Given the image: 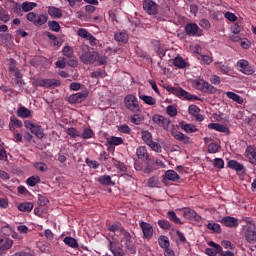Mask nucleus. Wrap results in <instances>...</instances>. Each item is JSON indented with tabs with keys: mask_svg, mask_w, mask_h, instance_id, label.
<instances>
[{
	"mask_svg": "<svg viewBox=\"0 0 256 256\" xmlns=\"http://www.w3.org/2000/svg\"><path fill=\"white\" fill-rule=\"evenodd\" d=\"M82 54L80 55V61L84 64H93L98 62L99 65H105L108 58L103 55H99L97 52H89L88 46H83Z\"/></svg>",
	"mask_w": 256,
	"mask_h": 256,
	"instance_id": "1",
	"label": "nucleus"
},
{
	"mask_svg": "<svg viewBox=\"0 0 256 256\" xmlns=\"http://www.w3.org/2000/svg\"><path fill=\"white\" fill-rule=\"evenodd\" d=\"M193 87H195V89L201 93H218V88H215L212 84L204 79L193 80Z\"/></svg>",
	"mask_w": 256,
	"mask_h": 256,
	"instance_id": "2",
	"label": "nucleus"
},
{
	"mask_svg": "<svg viewBox=\"0 0 256 256\" xmlns=\"http://www.w3.org/2000/svg\"><path fill=\"white\" fill-rule=\"evenodd\" d=\"M124 105L131 113L137 114L142 112L138 98L135 95H127L124 98Z\"/></svg>",
	"mask_w": 256,
	"mask_h": 256,
	"instance_id": "3",
	"label": "nucleus"
},
{
	"mask_svg": "<svg viewBox=\"0 0 256 256\" xmlns=\"http://www.w3.org/2000/svg\"><path fill=\"white\" fill-rule=\"evenodd\" d=\"M26 19L30 23H33L35 27H41V25H45V23H47V21L49 20V16L45 13L37 14L35 12H29L26 15Z\"/></svg>",
	"mask_w": 256,
	"mask_h": 256,
	"instance_id": "4",
	"label": "nucleus"
},
{
	"mask_svg": "<svg viewBox=\"0 0 256 256\" xmlns=\"http://www.w3.org/2000/svg\"><path fill=\"white\" fill-rule=\"evenodd\" d=\"M24 127L29 129L31 133L37 137L38 139L44 138V129L41 125L36 124L33 122V120H25L24 121Z\"/></svg>",
	"mask_w": 256,
	"mask_h": 256,
	"instance_id": "5",
	"label": "nucleus"
},
{
	"mask_svg": "<svg viewBox=\"0 0 256 256\" xmlns=\"http://www.w3.org/2000/svg\"><path fill=\"white\" fill-rule=\"evenodd\" d=\"M237 68L239 72L246 76H252L255 73V68L246 59L238 60Z\"/></svg>",
	"mask_w": 256,
	"mask_h": 256,
	"instance_id": "6",
	"label": "nucleus"
},
{
	"mask_svg": "<svg viewBox=\"0 0 256 256\" xmlns=\"http://www.w3.org/2000/svg\"><path fill=\"white\" fill-rule=\"evenodd\" d=\"M34 84L37 87L52 88L60 86L61 82L56 79H37L34 81Z\"/></svg>",
	"mask_w": 256,
	"mask_h": 256,
	"instance_id": "7",
	"label": "nucleus"
},
{
	"mask_svg": "<svg viewBox=\"0 0 256 256\" xmlns=\"http://www.w3.org/2000/svg\"><path fill=\"white\" fill-rule=\"evenodd\" d=\"M9 72L10 74L14 75L16 85L22 86V74L20 73L18 67L15 65L14 59H10Z\"/></svg>",
	"mask_w": 256,
	"mask_h": 256,
	"instance_id": "8",
	"label": "nucleus"
},
{
	"mask_svg": "<svg viewBox=\"0 0 256 256\" xmlns=\"http://www.w3.org/2000/svg\"><path fill=\"white\" fill-rule=\"evenodd\" d=\"M245 239L249 244L256 243V225L250 224L245 230Z\"/></svg>",
	"mask_w": 256,
	"mask_h": 256,
	"instance_id": "9",
	"label": "nucleus"
},
{
	"mask_svg": "<svg viewBox=\"0 0 256 256\" xmlns=\"http://www.w3.org/2000/svg\"><path fill=\"white\" fill-rule=\"evenodd\" d=\"M139 225L143 233V238L147 240L152 239L154 233L153 226L145 221H141Z\"/></svg>",
	"mask_w": 256,
	"mask_h": 256,
	"instance_id": "10",
	"label": "nucleus"
},
{
	"mask_svg": "<svg viewBox=\"0 0 256 256\" xmlns=\"http://www.w3.org/2000/svg\"><path fill=\"white\" fill-rule=\"evenodd\" d=\"M208 246L210 248H206V250H205V253L208 256H217L218 254L221 255L223 248L221 247L220 244H217V243H215L213 241H210V242H208Z\"/></svg>",
	"mask_w": 256,
	"mask_h": 256,
	"instance_id": "11",
	"label": "nucleus"
},
{
	"mask_svg": "<svg viewBox=\"0 0 256 256\" xmlns=\"http://www.w3.org/2000/svg\"><path fill=\"white\" fill-rule=\"evenodd\" d=\"M172 137L178 142L183 143L184 145L190 144L191 143V138L185 135L183 132H179L176 129H173L172 132Z\"/></svg>",
	"mask_w": 256,
	"mask_h": 256,
	"instance_id": "12",
	"label": "nucleus"
},
{
	"mask_svg": "<svg viewBox=\"0 0 256 256\" xmlns=\"http://www.w3.org/2000/svg\"><path fill=\"white\" fill-rule=\"evenodd\" d=\"M152 121L165 130L169 129L170 120L168 118H164L162 115L156 114L152 116Z\"/></svg>",
	"mask_w": 256,
	"mask_h": 256,
	"instance_id": "13",
	"label": "nucleus"
},
{
	"mask_svg": "<svg viewBox=\"0 0 256 256\" xmlns=\"http://www.w3.org/2000/svg\"><path fill=\"white\" fill-rule=\"evenodd\" d=\"M88 97V93L87 92H79V93H75L74 95H71L70 97H68V102H70L71 104H78L81 102H84Z\"/></svg>",
	"mask_w": 256,
	"mask_h": 256,
	"instance_id": "14",
	"label": "nucleus"
},
{
	"mask_svg": "<svg viewBox=\"0 0 256 256\" xmlns=\"http://www.w3.org/2000/svg\"><path fill=\"white\" fill-rule=\"evenodd\" d=\"M143 7L149 15H157V7H159V5H157L155 1L146 0L143 3Z\"/></svg>",
	"mask_w": 256,
	"mask_h": 256,
	"instance_id": "15",
	"label": "nucleus"
},
{
	"mask_svg": "<svg viewBox=\"0 0 256 256\" xmlns=\"http://www.w3.org/2000/svg\"><path fill=\"white\" fill-rule=\"evenodd\" d=\"M221 224L228 228H237L239 225L238 219L231 216L223 217L221 220Z\"/></svg>",
	"mask_w": 256,
	"mask_h": 256,
	"instance_id": "16",
	"label": "nucleus"
},
{
	"mask_svg": "<svg viewBox=\"0 0 256 256\" xmlns=\"http://www.w3.org/2000/svg\"><path fill=\"white\" fill-rule=\"evenodd\" d=\"M23 127V123L22 121L15 117L14 115L13 116H10V120H9V130L11 132H15V129H21Z\"/></svg>",
	"mask_w": 256,
	"mask_h": 256,
	"instance_id": "17",
	"label": "nucleus"
},
{
	"mask_svg": "<svg viewBox=\"0 0 256 256\" xmlns=\"http://www.w3.org/2000/svg\"><path fill=\"white\" fill-rule=\"evenodd\" d=\"M228 168L236 171L237 173H245V167L242 163H239L236 160H230L227 164Z\"/></svg>",
	"mask_w": 256,
	"mask_h": 256,
	"instance_id": "18",
	"label": "nucleus"
},
{
	"mask_svg": "<svg viewBox=\"0 0 256 256\" xmlns=\"http://www.w3.org/2000/svg\"><path fill=\"white\" fill-rule=\"evenodd\" d=\"M13 240L10 238H0V252L8 251L13 247Z\"/></svg>",
	"mask_w": 256,
	"mask_h": 256,
	"instance_id": "19",
	"label": "nucleus"
},
{
	"mask_svg": "<svg viewBox=\"0 0 256 256\" xmlns=\"http://www.w3.org/2000/svg\"><path fill=\"white\" fill-rule=\"evenodd\" d=\"M108 249L110 252H112L113 256H125L123 248L115 246L114 242L112 241H109Z\"/></svg>",
	"mask_w": 256,
	"mask_h": 256,
	"instance_id": "20",
	"label": "nucleus"
},
{
	"mask_svg": "<svg viewBox=\"0 0 256 256\" xmlns=\"http://www.w3.org/2000/svg\"><path fill=\"white\" fill-rule=\"evenodd\" d=\"M208 129L216 130L220 133H228L229 132V128L225 124L210 123V124H208Z\"/></svg>",
	"mask_w": 256,
	"mask_h": 256,
	"instance_id": "21",
	"label": "nucleus"
},
{
	"mask_svg": "<svg viewBox=\"0 0 256 256\" xmlns=\"http://www.w3.org/2000/svg\"><path fill=\"white\" fill-rule=\"evenodd\" d=\"M246 153H247L246 158L249 159V162L252 165H256V148L247 147Z\"/></svg>",
	"mask_w": 256,
	"mask_h": 256,
	"instance_id": "22",
	"label": "nucleus"
},
{
	"mask_svg": "<svg viewBox=\"0 0 256 256\" xmlns=\"http://www.w3.org/2000/svg\"><path fill=\"white\" fill-rule=\"evenodd\" d=\"M98 182L100 185L105 186V187L115 185V183L112 181L111 176H109V175L99 176Z\"/></svg>",
	"mask_w": 256,
	"mask_h": 256,
	"instance_id": "23",
	"label": "nucleus"
},
{
	"mask_svg": "<svg viewBox=\"0 0 256 256\" xmlns=\"http://www.w3.org/2000/svg\"><path fill=\"white\" fill-rule=\"evenodd\" d=\"M16 114L18 117L22 119H28L31 117V110H29L25 106H21L20 108L17 109Z\"/></svg>",
	"mask_w": 256,
	"mask_h": 256,
	"instance_id": "24",
	"label": "nucleus"
},
{
	"mask_svg": "<svg viewBox=\"0 0 256 256\" xmlns=\"http://www.w3.org/2000/svg\"><path fill=\"white\" fill-rule=\"evenodd\" d=\"M179 98L181 99H186L188 101H193V100H197V101H201L202 99L196 95H192L191 93L187 92L185 89L181 90Z\"/></svg>",
	"mask_w": 256,
	"mask_h": 256,
	"instance_id": "25",
	"label": "nucleus"
},
{
	"mask_svg": "<svg viewBox=\"0 0 256 256\" xmlns=\"http://www.w3.org/2000/svg\"><path fill=\"white\" fill-rule=\"evenodd\" d=\"M215 67L218 71H220L223 75L230 76L231 68L230 66L223 65L222 62H216Z\"/></svg>",
	"mask_w": 256,
	"mask_h": 256,
	"instance_id": "26",
	"label": "nucleus"
},
{
	"mask_svg": "<svg viewBox=\"0 0 256 256\" xmlns=\"http://www.w3.org/2000/svg\"><path fill=\"white\" fill-rule=\"evenodd\" d=\"M136 155H137L138 159L149 160L151 158V156L147 153V149L145 146H139L137 148Z\"/></svg>",
	"mask_w": 256,
	"mask_h": 256,
	"instance_id": "27",
	"label": "nucleus"
},
{
	"mask_svg": "<svg viewBox=\"0 0 256 256\" xmlns=\"http://www.w3.org/2000/svg\"><path fill=\"white\" fill-rule=\"evenodd\" d=\"M78 35L89 41L92 47H95L97 44H99V41L94 36H92L91 33H79Z\"/></svg>",
	"mask_w": 256,
	"mask_h": 256,
	"instance_id": "28",
	"label": "nucleus"
},
{
	"mask_svg": "<svg viewBox=\"0 0 256 256\" xmlns=\"http://www.w3.org/2000/svg\"><path fill=\"white\" fill-rule=\"evenodd\" d=\"M144 121H145L144 115L138 114V112L134 113V115L130 117V122L137 126L142 125Z\"/></svg>",
	"mask_w": 256,
	"mask_h": 256,
	"instance_id": "29",
	"label": "nucleus"
},
{
	"mask_svg": "<svg viewBox=\"0 0 256 256\" xmlns=\"http://www.w3.org/2000/svg\"><path fill=\"white\" fill-rule=\"evenodd\" d=\"M180 127L182 130L186 131V133L191 134L197 132L196 125L194 124H187L186 122H180Z\"/></svg>",
	"mask_w": 256,
	"mask_h": 256,
	"instance_id": "30",
	"label": "nucleus"
},
{
	"mask_svg": "<svg viewBox=\"0 0 256 256\" xmlns=\"http://www.w3.org/2000/svg\"><path fill=\"white\" fill-rule=\"evenodd\" d=\"M165 178L168 181L178 182L180 180V176L175 170H167L165 173Z\"/></svg>",
	"mask_w": 256,
	"mask_h": 256,
	"instance_id": "31",
	"label": "nucleus"
},
{
	"mask_svg": "<svg viewBox=\"0 0 256 256\" xmlns=\"http://www.w3.org/2000/svg\"><path fill=\"white\" fill-rule=\"evenodd\" d=\"M146 168L143 170L144 173L150 174L153 173L157 168L155 165V161L152 160V158H149V160H146Z\"/></svg>",
	"mask_w": 256,
	"mask_h": 256,
	"instance_id": "32",
	"label": "nucleus"
},
{
	"mask_svg": "<svg viewBox=\"0 0 256 256\" xmlns=\"http://www.w3.org/2000/svg\"><path fill=\"white\" fill-rule=\"evenodd\" d=\"M147 185L150 188H160L161 182L159 176H151L147 181Z\"/></svg>",
	"mask_w": 256,
	"mask_h": 256,
	"instance_id": "33",
	"label": "nucleus"
},
{
	"mask_svg": "<svg viewBox=\"0 0 256 256\" xmlns=\"http://www.w3.org/2000/svg\"><path fill=\"white\" fill-rule=\"evenodd\" d=\"M225 95L227 98L232 99L234 102L238 103L239 105H242L244 103L243 97L237 95L234 92H226Z\"/></svg>",
	"mask_w": 256,
	"mask_h": 256,
	"instance_id": "34",
	"label": "nucleus"
},
{
	"mask_svg": "<svg viewBox=\"0 0 256 256\" xmlns=\"http://www.w3.org/2000/svg\"><path fill=\"white\" fill-rule=\"evenodd\" d=\"M164 89L167 91V93H171L175 95L176 97H180L181 91L184 90V88L181 87H172L171 85L164 86Z\"/></svg>",
	"mask_w": 256,
	"mask_h": 256,
	"instance_id": "35",
	"label": "nucleus"
},
{
	"mask_svg": "<svg viewBox=\"0 0 256 256\" xmlns=\"http://www.w3.org/2000/svg\"><path fill=\"white\" fill-rule=\"evenodd\" d=\"M167 217L173 222L175 225H183V222L179 219L175 211L167 212Z\"/></svg>",
	"mask_w": 256,
	"mask_h": 256,
	"instance_id": "36",
	"label": "nucleus"
},
{
	"mask_svg": "<svg viewBox=\"0 0 256 256\" xmlns=\"http://www.w3.org/2000/svg\"><path fill=\"white\" fill-rule=\"evenodd\" d=\"M65 245L69 246L73 249H78L79 248V243L75 238H72L70 236L65 237Z\"/></svg>",
	"mask_w": 256,
	"mask_h": 256,
	"instance_id": "37",
	"label": "nucleus"
},
{
	"mask_svg": "<svg viewBox=\"0 0 256 256\" xmlns=\"http://www.w3.org/2000/svg\"><path fill=\"white\" fill-rule=\"evenodd\" d=\"M35 7H37V3L35 2H23L21 5V9L22 11H24V13H29V11H33Z\"/></svg>",
	"mask_w": 256,
	"mask_h": 256,
	"instance_id": "38",
	"label": "nucleus"
},
{
	"mask_svg": "<svg viewBox=\"0 0 256 256\" xmlns=\"http://www.w3.org/2000/svg\"><path fill=\"white\" fill-rule=\"evenodd\" d=\"M48 15H50V17H61L63 15V13L61 12V9L55 7V6H50L48 7Z\"/></svg>",
	"mask_w": 256,
	"mask_h": 256,
	"instance_id": "39",
	"label": "nucleus"
},
{
	"mask_svg": "<svg viewBox=\"0 0 256 256\" xmlns=\"http://www.w3.org/2000/svg\"><path fill=\"white\" fill-rule=\"evenodd\" d=\"M158 245L160 248L168 249L170 247L169 238L167 236H160L158 239Z\"/></svg>",
	"mask_w": 256,
	"mask_h": 256,
	"instance_id": "40",
	"label": "nucleus"
},
{
	"mask_svg": "<svg viewBox=\"0 0 256 256\" xmlns=\"http://www.w3.org/2000/svg\"><path fill=\"white\" fill-rule=\"evenodd\" d=\"M34 209V205L33 203L30 202H24L20 205H18V210H20L21 212H31Z\"/></svg>",
	"mask_w": 256,
	"mask_h": 256,
	"instance_id": "41",
	"label": "nucleus"
},
{
	"mask_svg": "<svg viewBox=\"0 0 256 256\" xmlns=\"http://www.w3.org/2000/svg\"><path fill=\"white\" fill-rule=\"evenodd\" d=\"M173 65L179 69H185L187 67V63L184 58L176 57L173 59Z\"/></svg>",
	"mask_w": 256,
	"mask_h": 256,
	"instance_id": "42",
	"label": "nucleus"
},
{
	"mask_svg": "<svg viewBox=\"0 0 256 256\" xmlns=\"http://www.w3.org/2000/svg\"><path fill=\"white\" fill-rule=\"evenodd\" d=\"M114 39L117 42H121V43L126 44L129 40V36H128L127 33H115L114 34Z\"/></svg>",
	"mask_w": 256,
	"mask_h": 256,
	"instance_id": "43",
	"label": "nucleus"
},
{
	"mask_svg": "<svg viewBox=\"0 0 256 256\" xmlns=\"http://www.w3.org/2000/svg\"><path fill=\"white\" fill-rule=\"evenodd\" d=\"M94 136H95V133L93 132V130L86 127V128H84L82 134H80L79 137H81L84 140H88V139L93 138Z\"/></svg>",
	"mask_w": 256,
	"mask_h": 256,
	"instance_id": "44",
	"label": "nucleus"
},
{
	"mask_svg": "<svg viewBox=\"0 0 256 256\" xmlns=\"http://www.w3.org/2000/svg\"><path fill=\"white\" fill-rule=\"evenodd\" d=\"M206 227L209 231H212L213 233L220 234L222 232L220 224L217 223H208Z\"/></svg>",
	"mask_w": 256,
	"mask_h": 256,
	"instance_id": "45",
	"label": "nucleus"
},
{
	"mask_svg": "<svg viewBox=\"0 0 256 256\" xmlns=\"http://www.w3.org/2000/svg\"><path fill=\"white\" fill-rule=\"evenodd\" d=\"M113 165L116 167L117 170H119L121 173L127 172V166L125 163L121 161H117L113 158Z\"/></svg>",
	"mask_w": 256,
	"mask_h": 256,
	"instance_id": "46",
	"label": "nucleus"
},
{
	"mask_svg": "<svg viewBox=\"0 0 256 256\" xmlns=\"http://www.w3.org/2000/svg\"><path fill=\"white\" fill-rule=\"evenodd\" d=\"M141 138L142 141L145 142L146 144L151 143L153 141L152 133L149 131H142Z\"/></svg>",
	"mask_w": 256,
	"mask_h": 256,
	"instance_id": "47",
	"label": "nucleus"
},
{
	"mask_svg": "<svg viewBox=\"0 0 256 256\" xmlns=\"http://www.w3.org/2000/svg\"><path fill=\"white\" fill-rule=\"evenodd\" d=\"M139 98L145 102L148 106H154L156 103V100L152 96H145V95H140Z\"/></svg>",
	"mask_w": 256,
	"mask_h": 256,
	"instance_id": "48",
	"label": "nucleus"
},
{
	"mask_svg": "<svg viewBox=\"0 0 256 256\" xmlns=\"http://www.w3.org/2000/svg\"><path fill=\"white\" fill-rule=\"evenodd\" d=\"M199 31V26L196 23H189L185 26L186 33H197Z\"/></svg>",
	"mask_w": 256,
	"mask_h": 256,
	"instance_id": "49",
	"label": "nucleus"
},
{
	"mask_svg": "<svg viewBox=\"0 0 256 256\" xmlns=\"http://www.w3.org/2000/svg\"><path fill=\"white\" fill-rule=\"evenodd\" d=\"M107 142L110 146H119L123 143V139L121 137L112 136L107 140Z\"/></svg>",
	"mask_w": 256,
	"mask_h": 256,
	"instance_id": "50",
	"label": "nucleus"
},
{
	"mask_svg": "<svg viewBox=\"0 0 256 256\" xmlns=\"http://www.w3.org/2000/svg\"><path fill=\"white\" fill-rule=\"evenodd\" d=\"M124 247L126 250H128L130 253L135 254L136 253V248L133 240H125Z\"/></svg>",
	"mask_w": 256,
	"mask_h": 256,
	"instance_id": "51",
	"label": "nucleus"
},
{
	"mask_svg": "<svg viewBox=\"0 0 256 256\" xmlns=\"http://www.w3.org/2000/svg\"><path fill=\"white\" fill-rule=\"evenodd\" d=\"M196 215V212L191 208H184L183 209V217L188 220H193V217Z\"/></svg>",
	"mask_w": 256,
	"mask_h": 256,
	"instance_id": "52",
	"label": "nucleus"
},
{
	"mask_svg": "<svg viewBox=\"0 0 256 256\" xmlns=\"http://www.w3.org/2000/svg\"><path fill=\"white\" fill-rule=\"evenodd\" d=\"M11 41V34L1 33L0 34V45H7Z\"/></svg>",
	"mask_w": 256,
	"mask_h": 256,
	"instance_id": "53",
	"label": "nucleus"
},
{
	"mask_svg": "<svg viewBox=\"0 0 256 256\" xmlns=\"http://www.w3.org/2000/svg\"><path fill=\"white\" fill-rule=\"evenodd\" d=\"M122 230H125V228L123 226H121L120 223H114V224L108 226V231L113 232V233H115V232L121 233Z\"/></svg>",
	"mask_w": 256,
	"mask_h": 256,
	"instance_id": "54",
	"label": "nucleus"
},
{
	"mask_svg": "<svg viewBox=\"0 0 256 256\" xmlns=\"http://www.w3.org/2000/svg\"><path fill=\"white\" fill-rule=\"evenodd\" d=\"M48 27L50 31H54L55 33L59 32L61 29V25H59V22L53 20L48 22Z\"/></svg>",
	"mask_w": 256,
	"mask_h": 256,
	"instance_id": "55",
	"label": "nucleus"
},
{
	"mask_svg": "<svg viewBox=\"0 0 256 256\" xmlns=\"http://www.w3.org/2000/svg\"><path fill=\"white\" fill-rule=\"evenodd\" d=\"M40 182L39 176H30L28 180H26V184L30 187H35Z\"/></svg>",
	"mask_w": 256,
	"mask_h": 256,
	"instance_id": "56",
	"label": "nucleus"
},
{
	"mask_svg": "<svg viewBox=\"0 0 256 256\" xmlns=\"http://www.w3.org/2000/svg\"><path fill=\"white\" fill-rule=\"evenodd\" d=\"M151 150L157 152V153H161L162 152V147L159 143L155 142V141H151L146 143Z\"/></svg>",
	"mask_w": 256,
	"mask_h": 256,
	"instance_id": "57",
	"label": "nucleus"
},
{
	"mask_svg": "<svg viewBox=\"0 0 256 256\" xmlns=\"http://www.w3.org/2000/svg\"><path fill=\"white\" fill-rule=\"evenodd\" d=\"M13 231V228L9 224L2 226L0 229L1 234L4 236H10Z\"/></svg>",
	"mask_w": 256,
	"mask_h": 256,
	"instance_id": "58",
	"label": "nucleus"
},
{
	"mask_svg": "<svg viewBox=\"0 0 256 256\" xmlns=\"http://www.w3.org/2000/svg\"><path fill=\"white\" fill-rule=\"evenodd\" d=\"M33 166L41 173H44L48 170V167L44 162H35Z\"/></svg>",
	"mask_w": 256,
	"mask_h": 256,
	"instance_id": "59",
	"label": "nucleus"
},
{
	"mask_svg": "<svg viewBox=\"0 0 256 256\" xmlns=\"http://www.w3.org/2000/svg\"><path fill=\"white\" fill-rule=\"evenodd\" d=\"M209 82L212 83V85H221V78L217 74L210 75Z\"/></svg>",
	"mask_w": 256,
	"mask_h": 256,
	"instance_id": "60",
	"label": "nucleus"
},
{
	"mask_svg": "<svg viewBox=\"0 0 256 256\" xmlns=\"http://www.w3.org/2000/svg\"><path fill=\"white\" fill-rule=\"evenodd\" d=\"M201 112V109L197 106V105H190L189 108H188V113L189 115H197V114H200Z\"/></svg>",
	"mask_w": 256,
	"mask_h": 256,
	"instance_id": "61",
	"label": "nucleus"
},
{
	"mask_svg": "<svg viewBox=\"0 0 256 256\" xmlns=\"http://www.w3.org/2000/svg\"><path fill=\"white\" fill-rule=\"evenodd\" d=\"M90 76H91L92 78H104V77H106V72H105V70L98 69L97 71L92 72V73L90 74Z\"/></svg>",
	"mask_w": 256,
	"mask_h": 256,
	"instance_id": "62",
	"label": "nucleus"
},
{
	"mask_svg": "<svg viewBox=\"0 0 256 256\" xmlns=\"http://www.w3.org/2000/svg\"><path fill=\"white\" fill-rule=\"evenodd\" d=\"M158 226L163 230H169L171 228V224L168 220H158Z\"/></svg>",
	"mask_w": 256,
	"mask_h": 256,
	"instance_id": "63",
	"label": "nucleus"
},
{
	"mask_svg": "<svg viewBox=\"0 0 256 256\" xmlns=\"http://www.w3.org/2000/svg\"><path fill=\"white\" fill-rule=\"evenodd\" d=\"M67 135L72 137V138H77L80 137V133L78 132V130L76 128H68L67 129Z\"/></svg>",
	"mask_w": 256,
	"mask_h": 256,
	"instance_id": "64",
	"label": "nucleus"
}]
</instances>
